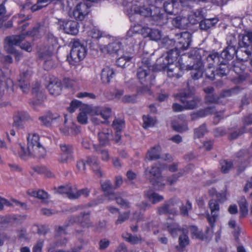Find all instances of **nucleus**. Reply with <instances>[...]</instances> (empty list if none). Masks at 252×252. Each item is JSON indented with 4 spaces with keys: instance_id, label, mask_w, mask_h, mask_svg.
<instances>
[{
    "instance_id": "cd10ccee",
    "label": "nucleus",
    "mask_w": 252,
    "mask_h": 252,
    "mask_svg": "<svg viewBox=\"0 0 252 252\" xmlns=\"http://www.w3.org/2000/svg\"><path fill=\"white\" fill-rule=\"evenodd\" d=\"M239 44L241 47H252V32L245 31L242 35H240Z\"/></svg>"
},
{
    "instance_id": "ddd939ff",
    "label": "nucleus",
    "mask_w": 252,
    "mask_h": 252,
    "mask_svg": "<svg viewBox=\"0 0 252 252\" xmlns=\"http://www.w3.org/2000/svg\"><path fill=\"white\" fill-rule=\"evenodd\" d=\"M177 39L176 45L174 49L170 51H176L178 56L181 54V51L187 50L191 42V35L189 32H184L176 35Z\"/></svg>"
},
{
    "instance_id": "4be33fe9",
    "label": "nucleus",
    "mask_w": 252,
    "mask_h": 252,
    "mask_svg": "<svg viewBox=\"0 0 252 252\" xmlns=\"http://www.w3.org/2000/svg\"><path fill=\"white\" fill-rule=\"evenodd\" d=\"M99 49L104 53L116 54L121 50V43L119 40H116L107 46L103 45H99Z\"/></svg>"
},
{
    "instance_id": "4c0bfd02",
    "label": "nucleus",
    "mask_w": 252,
    "mask_h": 252,
    "mask_svg": "<svg viewBox=\"0 0 252 252\" xmlns=\"http://www.w3.org/2000/svg\"><path fill=\"white\" fill-rule=\"evenodd\" d=\"M241 216L246 217L248 214V203L244 196L241 197L238 201Z\"/></svg>"
},
{
    "instance_id": "bb28decb",
    "label": "nucleus",
    "mask_w": 252,
    "mask_h": 252,
    "mask_svg": "<svg viewBox=\"0 0 252 252\" xmlns=\"http://www.w3.org/2000/svg\"><path fill=\"white\" fill-rule=\"evenodd\" d=\"M60 117L58 114H53L50 112L47 113L45 115L39 118V120L44 125L50 126L52 124L59 121Z\"/></svg>"
},
{
    "instance_id": "5fc2aeb1",
    "label": "nucleus",
    "mask_w": 252,
    "mask_h": 252,
    "mask_svg": "<svg viewBox=\"0 0 252 252\" xmlns=\"http://www.w3.org/2000/svg\"><path fill=\"white\" fill-rule=\"evenodd\" d=\"M123 237L126 241L131 244H137L141 241V238L136 236H132L129 233H124L123 234Z\"/></svg>"
},
{
    "instance_id": "e433bc0d",
    "label": "nucleus",
    "mask_w": 252,
    "mask_h": 252,
    "mask_svg": "<svg viewBox=\"0 0 252 252\" xmlns=\"http://www.w3.org/2000/svg\"><path fill=\"white\" fill-rule=\"evenodd\" d=\"M161 147L159 145L156 146L149 150L147 154L146 159L154 160L159 158Z\"/></svg>"
},
{
    "instance_id": "13d9d810",
    "label": "nucleus",
    "mask_w": 252,
    "mask_h": 252,
    "mask_svg": "<svg viewBox=\"0 0 252 252\" xmlns=\"http://www.w3.org/2000/svg\"><path fill=\"white\" fill-rule=\"evenodd\" d=\"M13 204H15L16 205L20 204L22 207L25 205L24 204L19 203L18 201L16 200L13 201V204H11L6 199L0 197V210H1L3 209L4 206H10Z\"/></svg>"
},
{
    "instance_id": "4468645a",
    "label": "nucleus",
    "mask_w": 252,
    "mask_h": 252,
    "mask_svg": "<svg viewBox=\"0 0 252 252\" xmlns=\"http://www.w3.org/2000/svg\"><path fill=\"white\" fill-rule=\"evenodd\" d=\"M191 92L184 93L175 94V97L180 99L184 104L185 108L187 109H193L197 106L200 99L196 97L192 96Z\"/></svg>"
},
{
    "instance_id": "2eb2a0df",
    "label": "nucleus",
    "mask_w": 252,
    "mask_h": 252,
    "mask_svg": "<svg viewBox=\"0 0 252 252\" xmlns=\"http://www.w3.org/2000/svg\"><path fill=\"white\" fill-rule=\"evenodd\" d=\"M101 185L102 189L106 192L109 199H115L117 203L124 208H127L129 207V204L127 201L123 200L121 197H117V195L113 192L112 188L109 181L102 182Z\"/></svg>"
},
{
    "instance_id": "864d4df0",
    "label": "nucleus",
    "mask_w": 252,
    "mask_h": 252,
    "mask_svg": "<svg viewBox=\"0 0 252 252\" xmlns=\"http://www.w3.org/2000/svg\"><path fill=\"white\" fill-rule=\"evenodd\" d=\"M70 121H67L66 118H64V123L60 127V130L61 132L65 135H70V126H68Z\"/></svg>"
},
{
    "instance_id": "603ef678",
    "label": "nucleus",
    "mask_w": 252,
    "mask_h": 252,
    "mask_svg": "<svg viewBox=\"0 0 252 252\" xmlns=\"http://www.w3.org/2000/svg\"><path fill=\"white\" fill-rule=\"evenodd\" d=\"M142 28L143 27L139 24L131 26L127 32V36L129 37H132L134 34L137 33H140L142 34Z\"/></svg>"
},
{
    "instance_id": "de8ad7c7",
    "label": "nucleus",
    "mask_w": 252,
    "mask_h": 252,
    "mask_svg": "<svg viewBox=\"0 0 252 252\" xmlns=\"http://www.w3.org/2000/svg\"><path fill=\"white\" fill-rule=\"evenodd\" d=\"M143 119V127L144 128H148L153 127L155 125L157 121L155 117L150 116V115L144 116Z\"/></svg>"
},
{
    "instance_id": "c03bdc74",
    "label": "nucleus",
    "mask_w": 252,
    "mask_h": 252,
    "mask_svg": "<svg viewBox=\"0 0 252 252\" xmlns=\"http://www.w3.org/2000/svg\"><path fill=\"white\" fill-rule=\"evenodd\" d=\"M215 109L214 107H208L205 110H200L198 112L191 114V119L195 120L196 119L204 117L210 114L214 113Z\"/></svg>"
},
{
    "instance_id": "dca6fc26",
    "label": "nucleus",
    "mask_w": 252,
    "mask_h": 252,
    "mask_svg": "<svg viewBox=\"0 0 252 252\" xmlns=\"http://www.w3.org/2000/svg\"><path fill=\"white\" fill-rule=\"evenodd\" d=\"M53 47H44L40 49L38 55L39 58L44 62V67L45 69H49L55 66L53 61L51 59V56L53 53Z\"/></svg>"
},
{
    "instance_id": "4d7b16f0",
    "label": "nucleus",
    "mask_w": 252,
    "mask_h": 252,
    "mask_svg": "<svg viewBox=\"0 0 252 252\" xmlns=\"http://www.w3.org/2000/svg\"><path fill=\"white\" fill-rule=\"evenodd\" d=\"M182 5L181 6H178V5H175L174 8L175 9V11H177V14L178 13V10L181 9L183 6H190V3L192 2H197V1H201V0H181Z\"/></svg>"
},
{
    "instance_id": "680f3d73",
    "label": "nucleus",
    "mask_w": 252,
    "mask_h": 252,
    "mask_svg": "<svg viewBox=\"0 0 252 252\" xmlns=\"http://www.w3.org/2000/svg\"><path fill=\"white\" fill-rule=\"evenodd\" d=\"M207 132L206 128L205 125H202L194 130V136L195 137L199 138L203 136Z\"/></svg>"
},
{
    "instance_id": "49530a36",
    "label": "nucleus",
    "mask_w": 252,
    "mask_h": 252,
    "mask_svg": "<svg viewBox=\"0 0 252 252\" xmlns=\"http://www.w3.org/2000/svg\"><path fill=\"white\" fill-rule=\"evenodd\" d=\"M102 146L94 145L95 150L101 155V158L103 161H107L110 159V155L108 151L102 147Z\"/></svg>"
},
{
    "instance_id": "6e6d98bb",
    "label": "nucleus",
    "mask_w": 252,
    "mask_h": 252,
    "mask_svg": "<svg viewBox=\"0 0 252 252\" xmlns=\"http://www.w3.org/2000/svg\"><path fill=\"white\" fill-rule=\"evenodd\" d=\"M172 126L175 130L179 132H183L188 130V127L186 123L181 124H177L175 122H173Z\"/></svg>"
},
{
    "instance_id": "1a4fd4ad",
    "label": "nucleus",
    "mask_w": 252,
    "mask_h": 252,
    "mask_svg": "<svg viewBox=\"0 0 252 252\" xmlns=\"http://www.w3.org/2000/svg\"><path fill=\"white\" fill-rule=\"evenodd\" d=\"M203 15L200 10L196 12H191L188 18L185 17L178 16L173 20V25L178 28L184 29L187 26L188 23L195 24L202 19Z\"/></svg>"
},
{
    "instance_id": "a19ab883",
    "label": "nucleus",
    "mask_w": 252,
    "mask_h": 252,
    "mask_svg": "<svg viewBox=\"0 0 252 252\" xmlns=\"http://www.w3.org/2000/svg\"><path fill=\"white\" fill-rule=\"evenodd\" d=\"M26 114L24 112H18L14 117L13 125L19 129H23L24 126L22 121L26 118Z\"/></svg>"
},
{
    "instance_id": "9d476101",
    "label": "nucleus",
    "mask_w": 252,
    "mask_h": 252,
    "mask_svg": "<svg viewBox=\"0 0 252 252\" xmlns=\"http://www.w3.org/2000/svg\"><path fill=\"white\" fill-rule=\"evenodd\" d=\"M32 75V71L31 67L25 65L21 67L17 81L19 88L24 93H27L30 90Z\"/></svg>"
},
{
    "instance_id": "aec40b11",
    "label": "nucleus",
    "mask_w": 252,
    "mask_h": 252,
    "mask_svg": "<svg viewBox=\"0 0 252 252\" xmlns=\"http://www.w3.org/2000/svg\"><path fill=\"white\" fill-rule=\"evenodd\" d=\"M56 229L57 235H56V242L51 243L47 247L48 252H64L62 249H59V247L65 246L67 243V239L65 237L59 238L60 235L63 234L64 233H58Z\"/></svg>"
},
{
    "instance_id": "423d86ee",
    "label": "nucleus",
    "mask_w": 252,
    "mask_h": 252,
    "mask_svg": "<svg viewBox=\"0 0 252 252\" xmlns=\"http://www.w3.org/2000/svg\"><path fill=\"white\" fill-rule=\"evenodd\" d=\"M92 117V122L94 125L108 123V119L112 115L111 109L105 106H94L91 105Z\"/></svg>"
},
{
    "instance_id": "72a5a7b5",
    "label": "nucleus",
    "mask_w": 252,
    "mask_h": 252,
    "mask_svg": "<svg viewBox=\"0 0 252 252\" xmlns=\"http://www.w3.org/2000/svg\"><path fill=\"white\" fill-rule=\"evenodd\" d=\"M72 0H52L57 9L69 11L72 7Z\"/></svg>"
},
{
    "instance_id": "ea45409f",
    "label": "nucleus",
    "mask_w": 252,
    "mask_h": 252,
    "mask_svg": "<svg viewBox=\"0 0 252 252\" xmlns=\"http://www.w3.org/2000/svg\"><path fill=\"white\" fill-rule=\"evenodd\" d=\"M28 193L30 195L36 197L44 202H47V199L49 197L48 194L43 190H29Z\"/></svg>"
},
{
    "instance_id": "20e7f679",
    "label": "nucleus",
    "mask_w": 252,
    "mask_h": 252,
    "mask_svg": "<svg viewBox=\"0 0 252 252\" xmlns=\"http://www.w3.org/2000/svg\"><path fill=\"white\" fill-rule=\"evenodd\" d=\"M150 67V63L149 60H147L145 61H142L141 64L137 69V78L140 83L145 86V88L138 90V94H151L149 87L153 84L155 77L152 74Z\"/></svg>"
},
{
    "instance_id": "c756f323",
    "label": "nucleus",
    "mask_w": 252,
    "mask_h": 252,
    "mask_svg": "<svg viewBox=\"0 0 252 252\" xmlns=\"http://www.w3.org/2000/svg\"><path fill=\"white\" fill-rule=\"evenodd\" d=\"M175 5H178V6H181V0H165L163 2L165 11L169 14H176L177 11H175L174 8Z\"/></svg>"
},
{
    "instance_id": "9b49d317",
    "label": "nucleus",
    "mask_w": 252,
    "mask_h": 252,
    "mask_svg": "<svg viewBox=\"0 0 252 252\" xmlns=\"http://www.w3.org/2000/svg\"><path fill=\"white\" fill-rule=\"evenodd\" d=\"M25 36L26 35L24 33H22L20 35H13L7 37L5 39L4 46L5 50L8 53L14 54L17 61L21 59L22 55L15 50L14 47L18 45L25 38Z\"/></svg>"
},
{
    "instance_id": "a878e982",
    "label": "nucleus",
    "mask_w": 252,
    "mask_h": 252,
    "mask_svg": "<svg viewBox=\"0 0 252 252\" xmlns=\"http://www.w3.org/2000/svg\"><path fill=\"white\" fill-rule=\"evenodd\" d=\"M47 88L51 95H59L62 91L61 81L57 78H54L48 84Z\"/></svg>"
},
{
    "instance_id": "bf43d9fd",
    "label": "nucleus",
    "mask_w": 252,
    "mask_h": 252,
    "mask_svg": "<svg viewBox=\"0 0 252 252\" xmlns=\"http://www.w3.org/2000/svg\"><path fill=\"white\" fill-rule=\"evenodd\" d=\"M227 191L226 189L222 190L220 192L216 194L218 201L220 203H223L227 200Z\"/></svg>"
},
{
    "instance_id": "774afa93",
    "label": "nucleus",
    "mask_w": 252,
    "mask_h": 252,
    "mask_svg": "<svg viewBox=\"0 0 252 252\" xmlns=\"http://www.w3.org/2000/svg\"><path fill=\"white\" fill-rule=\"evenodd\" d=\"M124 122L122 120L116 119L113 122V127L118 131H120L123 127Z\"/></svg>"
},
{
    "instance_id": "58836bf2",
    "label": "nucleus",
    "mask_w": 252,
    "mask_h": 252,
    "mask_svg": "<svg viewBox=\"0 0 252 252\" xmlns=\"http://www.w3.org/2000/svg\"><path fill=\"white\" fill-rule=\"evenodd\" d=\"M145 196L153 204H156L163 199L162 196L154 192L152 190L145 192Z\"/></svg>"
},
{
    "instance_id": "5701e85b",
    "label": "nucleus",
    "mask_w": 252,
    "mask_h": 252,
    "mask_svg": "<svg viewBox=\"0 0 252 252\" xmlns=\"http://www.w3.org/2000/svg\"><path fill=\"white\" fill-rule=\"evenodd\" d=\"M99 145L98 146H105L109 144V141L112 138V131L107 128L103 129L98 134Z\"/></svg>"
},
{
    "instance_id": "f257e3e1",
    "label": "nucleus",
    "mask_w": 252,
    "mask_h": 252,
    "mask_svg": "<svg viewBox=\"0 0 252 252\" xmlns=\"http://www.w3.org/2000/svg\"><path fill=\"white\" fill-rule=\"evenodd\" d=\"M203 51L202 50H195L192 51L191 56L195 57L196 63L191 66L193 70L191 72V76L194 79H198L202 76L204 66L201 61V53ZM219 54L217 53H214L208 56L206 59V62L204 63L205 65L207 67L206 69V76L207 78L213 80L214 78L215 74L220 76L226 75V67H220L216 71L214 70V66L216 63H218Z\"/></svg>"
},
{
    "instance_id": "7c9ffc66",
    "label": "nucleus",
    "mask_w": 252,
    "mask_h": 252,
    "mask_svg": "<svg viewBox=\"0 0 252 252\" xmlns=\"http://www.w3.org/2000/svg\"><path fill=\"white\" fill-rule=\"evenodd\" d=\"M114 75L113 69L106 66L103 68L101 73V80L103 83H109Z\"/></svg>"
},
{
    "instance_id": "473e14b6",
    "label": "nucleus",
    "mask_w": 252,
    "mask_h": 252,
    "mask_svg": "<svg viewBox=\"0 0 252 252\" xmlns=\"http://www.w3.org/2000/svg\"><path fill=\"white\" fill-rule=\"evenodd\" d=\"M247 154V151L246 150L240 151L237 154V157L239 158H245V159L242 161L241 163L238 165L237 167V171L239 173L243 172L247 167H248L250 163V161L247 158L249 156H246Z\"/></svg>"
},
{
    "instance_id": "393cba45",
    "label": "nucleus",
    "mask_w": 252,
    "mask_h": 252,
    "mask_svg": "<svg viewBox=\"0 0 252 252\" xmlns=\"http://www.w3.org/2000/svg\"><path fill=\"white\" fill-rule=\"evenodd\" d=\"M237 51L234 47L228 46L221 52L220 57L219 56L220 59L221 58L224 61L220 62V64L225 65L227 61L231 60L235 54L237 53Z\"/></svg>"
},
{
    "instance_id": "c85d7f7f",
    "label": "nucleus",
    "mask_w": 252,
    "mask_h": 252,
    "mask_svg": "<svg viewBox=\"0 0 252 252\" xmlns=\"http://www.w3.org/2000/svg\"><path fill=\"white\" fill-rule=\"evenodd\" d=\"M164 229H166L173 237H176L178 233L181 230L178 224L171 219L167 220V222L164 225Z\"/></svg>"
},
{
    "instance_id": "39448f33",
    "label": "nucleus",
    "mask_w": 252,
    "mask_h": 252,
    "mask_svg": "<svg viewBox=\"0 0 252 252\" xmlns=\"http://www.w3.org/2000/svg\"><path fill=\"white\" fill-rule=\"evenodd\" d=\"M167 168L164 164H156L152 166L151 169H146L145 171V175L148 178L151 183L158 189H161L165 185L163 177L161 175L162 170Z\"/></svg>"
},
{
    "instance_id": "6ab92c4d",
    "label": "nucleus",
    "mask_w": 252,
    "mask_h": 252,
    "mask_svg": "<svg viewBox=\"0 0 252 252\" xmlns=\"http://www.w3.org/2000/svg\"><path fill=\"white\" fill-rule=\"evenodd\" d=\"M62 153L58 160L60 163H66L73 159V148L71 145L62 144L60 146Z\"/></svg>"
},
{
    "instance_id": "c9c22d12",
    "label": "nucleus",
    "mask_w": 252,
    "mask_h": 252,
    "mask_svg": "<svg viewBox=\"0 0 252 252\" xmlns=\"http://www.w3.org/2000/svg\"><path fill=\"white\" fill-rule=\"evenodd\" d=\"M178 202L179 201L177 199L170 200L168 202L166 203L158 208V213L160 214L165 213L174 214L175 211H172V210L171 209V208L172 206H173L174 205L177 204Z\"/></svg>"
},
{
    "instance_id": "338daca9",
    "label": "nucleus",
    "mask_w": 252,
    "mask_h": 252,
    "mask_svg": "<svg viewBox=\"0 0 252 252\" xmlns=\"http://www.w3.org/2000/svg\"><path fill=\"white\" fill-rule=\"evenodd\" d=\"M68 126H70V135H75L80 132V127L76 126L73 122L70 121Z\"/></svg>"
},
{
    "instance_id": "412c9836",
    "label": "nucleus",
    "mask_w": 252,
    "mask_h": 252,
    "mask_svg": "<svg viewBox=\"0 0 252 252\" xmlns=\"http://www.w3.org/2000/svg\"><path fill=\"white\" fill-rule=\"evenodd\" d=\"M89 7L85 3H78L72 12L73 16L76 20H82L89 13Z\"/></svg>"
},
{
    "instance_id": "f03ea898",
    "label": "nucleus",
    "mask_w": 252,
    "mask_h": 252,
    "mask_svg": "<svg viewBox=\"0 0 252 252\" xmlns=\"http://www.w3.org/2000/svg\"><path fill=\"white\" fill-rule=\"evenodd\" d=\"M179 57L176 51H169L166 55H163L157 60V69L166 71L169 77H181L185 66L181 62V57L178 59Z\"/></svg>"
},
{
    "instance_id": "79ce46f5",
    "label": "nucleus",
    "mask_w": 252,
    "mask_h": 252,
    "mask_svg": "<svg viewBox=\"0 0 252 252\" xmlns=\"http://www.w3.org/2000/svg\"><path fill=\"white\" fill-rule=\"evenodd\" d=\"M213 91L212 87H208L204 89V92L207 94L206 96V101L212 103L220 102V98H217L216 96L212 94Z\"/></svg>"
},
{
    "instance_id": "052dcab7",
    "label": "nucleus",
    "mask_w": 252,
    "mask_h": 252,
    "mask_svg": "<svg viewBox=\"0 0 252 252\" xmlns=\"http://www.w3.org/2000/svg\"><path fill=\"white\" fill-rule=\"evenodd\" d=\"M190 231L193 237L203 240L204 236L203 233L199 231L196 226H192L190 228Z\"/></svg>"
},
{
    "instance_id": "3c124183",
    "label": "nucleus",
    "mask_w": 252,
    "mask_h": 252,
    "mask_svg": "<svg viewBox=\"0 0 252 252\" xmlns=\"http://www.w3.org/2000/svg\"><path fill=\"white\" fill-rule=\"evenodd\" d=\"M131 57L129 56H124L119 58L117 61V64L122 67H125L128 65Z\"/></svg>"
},
{
    "instance_id": "0e129e2a",
    "label": "nucleus",
    "mask_w": 252,
    "mask_h": 252,
    "mask_svg": "<svg viewBox=\"0 0 252 252\" xmlns=\"http://www.w3.org/2000/svg\"><path fill=\"white\" fill-rule=\"evenodd\" d=\"M191 209V203L189 201H187L185 205H183L180 208L181 213L184 216H187L188 212Z\"/></svg>"
},
{
    "instance_id": "f3484780",
    "label": "nucleus",
    "mask_w": 252,
    "mask_h": 252,
    "mask_svg": "<svg viewBox=\"0 0 252 252\" xmlns=\"http://www.w3.org/2000/svg\"><path fill=\"white\" fill-rule=\"evenodd\" d=\"M58 24L65 33L75 35L79 32L78 23L75 21L60 19Z\"/></svg>"
},
{
    "instance_id": "69168bd1",
    "label": "nucleus",
    "mask_w": 252,
    "mask_h": 252,
    "mask_svg": "<svg viewBox=\"0 0 252 252\" xmlns=\"http://www.w3.org/2000/svg\"><path fill=\"white\" fill-rule=\"evenodd\" d=\"M137 99L136 95H125L122 99V102L124 103H134Z\"/></svg>"
},
{
    "instance_id": "0eeeda50",
    "label": "nucleus",
    "mask_w": 252,
    "mask_h": 252,
    "mask_svg": "<svg viewBox=\"0 0 252 252\" xmlns=\"http://www.w3.org/2000/svg\"><path fill=\"white\" fill-rule=\"evenodd\" d=\"M77 108H79L80 111L77 118L78 122L81 124H87L88 114H90L92 117L91 105L82 103L81 101L74 99L71 101L68 110L70 113H73Z\"/></svg>"
},
{
    "instance_id": "7ed1b4c3",
    "label": "nucleus",
    "mask_w": 252,
    "mask_h": 252,
    "mask_svg": "<svg viewBox=\"0 0 252 252\" xmlns=\"http://www.w3.org/2000/svg\"><path fill=\"white\" fill-rule=\"evenodd\" d=\"M27 148L22 145H18L17 152L12 150L15 155H18L21 158L26 160L31 158H43L46 155V150L40 142L39 135L35 133L28 134Z\"/></svg>"
},
{
    "instance_id": "09e8293b",
    "label": "nucleus",
    "mask_w": 252,
    "mask_h": 252,
    "mask_svg": "<svg viewBox=\"0 0 252 252\" xmlns=\"http://www.w3.org/2000/svg\"><path fill=\"white\" fill-rule=\"evenodd\" d=\"M73 187L67 185L66 186H60L56 190V192L60 194H65L66 196L70 199H71V195L73 193L72 189Z\"/></svg>"
},
{
    "instance_id": "a211bd4d",
    "label": "nucleus",
    "mask_w": 252,
    "mask_h": 252,
    "mask_svg": "<svg viewBox=\"0 0 252 252\" xmlns=\"http://www.w3.org/2000/svg\"><path fill=\"white\" fill-rule=\"evenodd\" d=\"M209 207L211 211L210 215L208 212L206 213V218L209 223L213 225L219 216L220 205L218 201L212 199L209 201Z\"/></svg>"
},
{
    "instance_id": "f704fd0d",
    "label": "nucleus",
    "mask_w": 252,
    "mask_h": 252,
    "mask_svg": "<svg viewBox=\"0 0 252 252\" xmlns=\"http://www.w3.org/2000/svg\"><path fill=\"white\" fill-rule=\"evenodd\" d=\"M0 98L3 95L4 90L6 88L10 89L11 91H13V83L9 78L5 79L4 77H2L0 78Z\"/></svg>"
},
{
    "instance_id": "f8f14e48",
    "label": "nucleus",
    "mask_w": 252,
    "mask_h": 252,
    "mask_svg": "<svg viewBox=\"0 0 252 252\" xmlns=\"http://www.w3.org/2000/svg\"><path fill=\"white\" fill-rule=\"evenodd\" d=\"M86 53L85 47L78 41H75L70 51V57L69 59L70 63L75 64V63H79L85 58Z\"/></svg>"
},
{
    "instance_id": "6e6552de",
    "label": "nucleus",
    "mask_w": 252,
    "mask_h": 252,
    "mask_svg": "<svg viewBox=\"0 0 252 252\" xmlns=\"http://www.w3.org/2000/svg\"><path fill=\"white\" fill-rule=\"evenodd\" d=\"M75 222H78L81 226L84 228H89L93 226V223L90 219L89 213H81L80 216L78 218L72 217L65 222L63 226H59L57 230L58 233H66L65 229L67 227Z\"/></svg>"
},
{
    "instance_id": "a18cd8bd",
    "label": "nucleus",
    "mask_w": 252,
    "mask_h": 252,
    "mask_svg": "<svg viewBox=\"0 0 252 252\" xmlns=\"http://www.w3.org/2000/svg\"><path fill=\"white\" fill-rule=\"evenodd\" d=\"M73 194L70 196L71 199H76L81 196L87 197L90 193V190L88 189H83L78 190L75 187H73L72 191Z\"/></svg>"
},
{
    "instance_id": "b1692460",
    "label": "nucleus",
    "mask_w": 252,
    "mask_h": 252,
    "mask_svg": "<svg viewBox=\"0 0 252 252\" xmlns=\"http://www.w3.org/2000/svg\"><path fill=\"white\" fill-rule=\"evenodd\" d=\"M142 35L144 37H150L152 40L158 41L161 38V33L157 29H151L148 27H143Z\"/></svg>"
},
{
    "instance_id": "e2e57ef3",
    "label": "nucleus",
    "mask_w": 252,
    "mask_h": 252,
    "mask_svg": "<svg viewBox=\"0 0 252 252\" xmlns=\"http://www.w3.org/2000/svg\"><path fill=\"white\" fill-rule=\"evenodd\" d=\"M180 246L181 247H185L189 244V239L187 235L183 233L180 236L179 238Z\"/></svg>"
},
{
    "instance_id": "37998d69",
    "label": "nucleus",
    "mask_w": 252,
    "mask_h": 252,
    "mask_svg": "<svg viewBox=\"0 0 252 252\" xmlns=\"http://www.w3.org/2000/svg\"><path fill=\"white\" fill-rule=\"evenodd\" d=\"M217 18L207 19L204 20H201L200 23V29L204 30H207L211 27L214 26L218 22Z\"/></svg>"
},
{
    "instance_id": "8fccbe9b",
    "label": "nucleus",
    "mask_w": 252,
    "mask_h": 252,
    "mask_svg": "<svg viewBox=\"0 0 252 252\" xmlns=\"http://www.w3.org/2000/svg\"><path fill=\"white\" fill-rule=\"evenodd\" d=\"M220 165L221 172L226 173L232 168L233 163L229 160H222L220 161Z\"/></svg>"
},
{
    "instance_id": "2f4dec72",
    "label": "nucleus",
    "mask_w": 252,
    "mask_h": 252,
    "mask_svg": "<svg viewBox=\"0 0 252 252\" xmlns=\"http://www.w3.org/2000/svg\"><path fill=\"white\" fill-rule=\"evenodd\" d=\"M85 31L89 37L98 39L102 36V32L95 26L91 24L89 26H85Z\"/></svg>"
}]
</instances>
